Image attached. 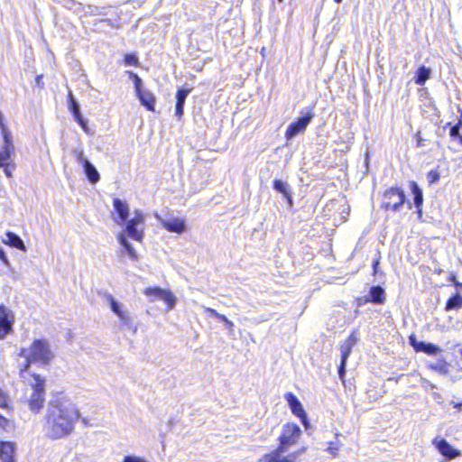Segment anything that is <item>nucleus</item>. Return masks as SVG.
<instances>
[{
	"mask_svg": "<svg viewBox=\"0 0 462 462\" xmlns=\"http://www.w3.org/2000/svg\"><path fill=\"white\" fill-rule=\"evenodd\" d=\"M457 138H458L460 143L462 144V135H459Z\"/></svg>",
	"mask_w": 462,
	"mask_h": 462,
	"instance_id": "60",
	"label": "nucleus"
},
{
	"mask_svg": "<svg viewBox=\"0 0 462 462\" xmlns=\"http://www.w3.org/2000/svg\"><path fill=\"white\" fill-rule=\"evenodd\" d=\"M460 308H462V296L458 293V291H457V292L447 300L445 310L449 311Z\"/></svg>",
	"mask_w": 462,
	"mask_h": 462,
	"instance_id": "27",
	"label": "nucleus"
},
{
	"mask_svg": "<svg viewBox=\"0 0 462 462\" xmlns=\"http://www.w3.org/2000/svg\"><path fill=\"white\" fill-rule=\"evenodd\" d=\"M144 229V216L142 211L135 210L134 217L125 225V232L129 237L135 241H142Z\"/></svg>",
	"mask_w": 462,
	"mask_h": 462,
	"instance_id": "7",
	"label": "nucleus"
},
{
	"mask_svg": "<svg viewBox=\"0 0 462 462\" xmlns=\"http://www.w3.org/2000/svg\"><path fill=\"white\" fill-rule=\"evenodd\" d=\"M440 174L437 170H432L427 174V179L430 184L436 183L439 180Z\"/></svg>",
	"mask_w": 462,
	"mask_h": 462,
	"instance_id": "35",
	"label": "nucleus"
},
{
	"mask_svg": "<svg viewBox=\"0 0 462 462\" xmlns=\"http://www.w3.org/2000/svg\"><path fill=\"white\" fill-rule=\"evenodd\" d=\"M409 342H410V345L413 347V349L416 351V352H419V346L418 345L420 344L422 341H418L416 339V337L415 335H411L409 337Z\"/></svg>",
	"mask_w": 462,
	"mask_h": 462,
	"instance_id": "42",
	"label": "nucleus"
},
{
	"mask_svg": "<svg viewBox=\"0 0 462 462\" xmlns=\"http://www.w3.org/2000/svg\"><path fill=\"white\" fill-rule=\"evenodd\" d=\"M22 355L24 357V363L23 365V368H22L20 372H21V376L23 378H25V374H27V369L29 367V356L25 355V350L24 349L22 350Z\"/></svg>",
	"mask_w": 462,
	"mask_h": 462,
	"instance_id": "37",
	"label": "nucleus"
},
{
	"mask_svg": "<svg viewBox=\"0 0 462 462\" xmlns=\"http://www.w3.org/2000/svg\"><path fill=\"white\" fill-rule=\"evenodd\" d=\"M137 97L141 104L145 106L147 110L154 111L156 98L151 91L144 89L137 94Z\"/></svg>",
	"mask_w": 462,
	"mask_h": 462,
	"instance_id": "21",
	"label": "nucleus"
},
{
	"mask_svg": "<svg viewBox=\"0 0 462 462\" xmlns=\"http://www.w3.org/2000/svg\"><path fill=\"white\" fill-rule=\"evenodd\" d=\"M1 168H4V171L7 177H11V171L9 169V163L6 164V166H1Z\"/></svg>",
	"mask_w": 462,
	"mask_h": 462,
	"instance_id": "51",
	"label": "nucleus"
},
{
	"mask_svg": "<svg viewBox=\"0 0 462 462\" xmlns=\"http://www.w3.org/2000/svg\"><path fill=\"white\" fill-rule=\"evenodd\" d=\"M104 298L109 305L110 310L119 318L120 328L122 330H132L135 333L137 327L135 326L134 319L130 313L123 310V304L117 301L110 293L105 292Z\"/></svg>",
	"mask_w": 462,
	"mask_h": 462,
	"instance_id": "3",
	"label": "nucleus"
},
{
	"mask_svg": "<svg viewBox=\"0 0 462 462\" xmlns=\"http://www.w3.org/2000/svg\"><path fill=\"white\" fill-rule=\"evenodd\" d=\"M338 376L341 380H344V377L346 373V362H343L340 360V365L337 369Z\"/></svg>",
	"mask_w": 462,
	"mask_h": 462,
	"instance_id": "41",
	"label": "nucleus"
},
{
	"mask_svg": "<svg viewBox=\"0 0 462 462\" xmlns=\"http://www.w3.org/2000/svg\"><path fill=\"white\" fill-rule=\"evenodd\" d=\"M339 450V445L336 442H329L327 451L333 456H337Z\"/></svg>",
	"mask_w": 462,
	"mask_h": 462,
	"instance_id": "40",
	"label": "nucleus"
},
{
	"mask_svg": "<svg viewBox=\"0 0 462 462\" xmlns=\"http://www.w3.org/2000/svg\"><path fill=\"white\" fill-rule=\"evenodd\" d=\"M282 454L283 452H278V449H275L272 453L264 455L261 460L264 462H283Z\"/></svg>",
	"mask_w": 462,
	"mask_h": 462,
	"instance_id": "28",
	"label": "nucleus"
},
{
	"mask_svg": "<svg viewBox=\"0 0 462 462\" xmlns=\"http://www.w3.org/2000/svg\"><path fill=\"white\" fill-rule=\"evenodd\" d=\"M337 4H341L343 0H334Z\"/></svg>",
	"mask_w": 462,
	"mask_h": 462,
	"instance_id": "61",
	"label": "nucleus"
},
{
	"mask_svg": "<svg viewBox=\"0 0 462 462\" xmlns=\"http://www.w3.org/2000/svg\"><path fill=\"white\" fill-rule=\"evenodd\" d=\"M127 73L129 74V77L134 81V85L136 95L139 94L140 92H142L143 90H144L142 88V85H143L142 79L136 73H134L133 71H128Z\"/></svg>",
	"mask_w": 462,
	"mask_h": 462,
	"instance_id": "29",
	"label": "nucleus"
},
{
	"mask_svg": "<svg viewBox=\"0 0 462 462\" xmlns=\"http://www.w3.org/2000/svg\"><path fill=\"white\" fill-rule=\"evenodd\" d=\"M82 167L89 182L95 184L99 180L100 175L96 167L90 162H85V165Z\"/></svg>",
	"mask_w": 462,
	"mask_h": 462,
	"instance_id": "26",
	"label": "nucleus"
},
{
	"mask_svg": "<svg viewBox=\"0 0 462 462\" xmlns=\"http://www.w3.org/2000/svg\"><path fill=\"white\" fill-rule=\"evenodd\" d=\"M117 239H118V242L120 243V245L123 246V247H126L127 245H129L130 243L128 242L127 238L125 237V236L122 233H120L118 236H117Z\"/></svg>",
	"mask_w": 462,
	"mask_h": 462,
	"instance_id": "44",
	"label": "nucleus"
},
{
	"mask_svg": "<svg viewBox=\"0 0 462 462\" xmlns=\"http://www.w3.org/2000/svg\"><path fill=\"white\" fill-rule=\"evenodd\" d=\"M418 346L419 352H422L431 356H437L440 355L442 352V349L439 346L430 342L423 341L420 344H419Z\"/></svg>",
	"mask_w": 462,
	"mask_h": 462,
	"instance_id": "24",
	"label": "nucleus"
},
{
	"mask_svg": "<svg viewBox=\"0 0 462 462\" xmlns=\"http://www.w3.org/2000/svg\"><path fill=\"white\" fill-rule=\"evenodd\" d=\"M4 242L12 247L26 251V247L24 245L23 241L14 233L7 232L5 234V239L4 240Z\"/></svg>",
	"mask_w": 462,
	"mask_h": 462,
	"instance_id": "25",
	"label": "nucleus"
},
{
	"mask_svg": "<svg viewBox=\"0 0 462 462\" xmlns=\"http://www.w3.org/2000/svg\"><path fill=\"white\" fill-rule=\"evenodd\" d=\"M285 399L291 410V412L300 419L301 423L307 428L309 426L307 413L304 411L302 404L299 401L296 395L292 393H287Z\"/></svg>",
	"mask_w": 462,
	"mask_h": 462,
	"instance_id": "10",
	"label": "nucleus"
},
{
	"mask_svg": "<svg viewBox=\"0 0 462 462\" xmlns=\"http://www.w3.org/2000/svg\"><path fill=\"white\" fill-rule=\"evenodd\" d=\"M461 127H462V120H459V122L457 125H453L450 128L449 135L452 138H457L460 135L459 130Z\"/></svg>",
	"mask_w": 462,
	"mask_h": 462,
	"instance_id": "36",
	"label": "nucleus"
},
{
	"mask_svg": "<svg viewBox=\"0 0 462 462\" xmlns=\"http://www.w3.org/2000/svg\"><path fill=\"white\" fill-rule=\"evenodd\" d=\"M305 451H306V448H301L300 449H299L295 452H292V453L289 454L288 456L282 457V460H283V462H295L297 457L301 456Z\"/></svg>",
	"mask_w": 462,
	"mask_h": 462,
	"instance_id": "32",
	"label": "nucleus"
},
{
	"mask_svg": "<svg viewBox=\"0 0 462 462\" xmlns=\"http://www.w3.org/2000/svg\"><path fill=\"white\" fill-rule=\"evenodd\" d=\"M155 217L159 223L169 232L182 234L186 231L185 220L179 217L162 218L159 214L155 213Z\"/></svg>",
	"mask_w": 462,
	"mask_h": 462,
	"instance_id": "9",
	"label": "nucleus"
},
{
	"mask_svg": "<svg viewBox=\"0 0 462 462\" xmlns=\"http://www.w3.org/2000/svg\"><path fill=\"white\" fill-rule=\"evenodd\" d=\"M301 435L300 428L295 423H287L283 426L282 434L279 437L278 452H287L288 449L296 444Z\"/></svg>",
	"mask_w": 462,
	"mask_h": 462,
	"instance_id": "4",
	"label": "nucleus"
},
{
	"mask_svg": "<svg viewBox=\"0 0 462 462\" xmlns=\"http://www.w3.org/2000/svg\"><path fill=\"white\" fill-rule=\"evenodd\" d=\"M124 61L126 66H137L139 64L138 58L134 54H125Z\"/></svg>",
	"mask_w": 462,
	"mask_h": 462,
	"instance_id": "34",
	"label": "nucleus"
},
{
	"mask_svg": "<svg viewBox=\"0 0 462 462\" xmlns=\"http://www.w3.org/2000/svg\"><path fill=\"white\" fill-rule=\"evenodd\" d=\"M408 207H409V208H411V202H408Z\"/></svg>",
	"mask_w": 462,
	"mask_h": 462,
	"instance_id": "62",
	"label": "nucleus"
},
{
	"mask_svg": "<svg viewBox=\"0 0 462 462\" xmlns=\"http://www.w3.org/2000/svg\"><path fill=\"white\" fill-rule=\"evenodd\" d=\"M226 328H227L230 332L233 331L234 323L230 321L227 318L226 320L224 321Z\"/></svg>",
	"mask_w": 462,
	"mask_h": 462,
	"instance_id": "46",
	"label": "nucleus"
},
{
	"mask_svg": "<svg viewBox=\"0 0 462 462\" xmlns=\"http://www.w3.org/2000/svg\"><path fill=\"white\" fill-rule=\"evenodd\" d=\"M14 447L13 443L3 442L0 446V458L3 462H14Z\"/></svg>",
	"mask_w": 462,
	"mask_h": 462,
	"instance_id": "23",
	"label": "nucleus"
},
{
	"mask_svg": "<svg viewBox=\"0 0 462 462\" xmlns=\"http://www.w3.org/2000/svg\"><path fill=\"white\" fill-rule=\"evenodd\" d=\"M113 206L121 222H125L129 216L128 204L125 201L116 198L113 200Z\"/></svg>",
	"mask_w": 462,
	"mask_h": 462,
	"instance_id": "20",
	"label": "nucleus"
},
{
	"mask_svg": "<svg viewBox=\"0 0 462 462\" xmlns=\"http://www.w3.org/2000/svg\"><path fill=\"white\" fill-rule=\"evenodd\" d=\"M410 188L413 195V203L417 208V213L420 218L422 216L423 193L421 189L415 181L410 182Z\"/></svg>",
	"mask_w": 462,
	"mask_h": 462,
	"instance_id": "16",
	"label": "nucleus"
},
{
	"mask_svg": "<svg viewBox=\"0 0 462 462\" xmlns=\"http://www.w3.org/2000/svg\"><path fill=\"white\" fill-rule=\"evenodd\" d=\"M99 23H107L109 25L112 23L110 19H102V20L99 21Z\"/></svg>",
	"mask_w": 462,
	"mask_h": 462,
	"instance_id": "55",
	"label": "nucleus"
},
{
	"mask_svg": "<svg viewBox=\"0 0 462 462\" xmlns=\"http://www.w3.org/2000/svg\"><path fill=\"white\" fill-rule=\"evenodd\" d=\"M79 125L82 127V129L84 130V132L88 133V122L87 120H83V123H79Z\"/></svg>",
	"mask_w": 462,
	"mask_h": 462,
	"instance_id": "50",
	"label": "nucleus"
},
{
	"mask_svg": "<svg viewBox=\"0 0 462 462\" xmlns=\"http://www.w3.org/2000/svg\"><path fill=\"white\" fill-rule=\"evenodd\" d=\"M124 248L125 249L129 256H131L132 258H134L136 256L135 250L134 249L131 244L127 245V246Z\"/></svg>",
	"mask_w": 462,
	"mask_h": 462,
	"instance_id": "45",
	"label": "nucleus"
},
{
	"mask_svg": "<svg viewBox=\"0 0 462 462\" xmlns=\"http://www.w3.org/2000/svg\"><path fill=\"white\" fill-rule=\"evenodd\" d=\"M149 296H155L158 300L164 301L168 306V310H172L177 302L176 296L171 291H144Z\"/></svg>",
	"mask_w": 462,
	"mask_h": 462,
	"instance_id": "15",
	"label": "nucleus"
},
{
	"mask_svg": "<svg viewBox=\"0 0 462 462\" xmlns=\"http://www.w3.org/2000/svg\"><path fill=\"white\" fill-rule=\"evenodd\" d=\"M55 356L51 345L46 339H35L31 344V364L36 363L47 366Z\"/></svg>",
	"mask_w": 462,
	"mask_h": 462,
	"instance_id": "2",
	"label": "nucleus"
},
{
	"mask_svg": "<svg viewBox=\"0 0 462 462\" xmlns=\"http://www.w3.org/2000/svg\"><path fill=\"white\" fill-rule=\"evenodd\" d=\"M14 317L4 305H0V339L4 338L12 329Z\"/></svg>",
	"mask_w": 462,
	"mask_h": 462,
	"instance_id": "13",
	"label": "nucleus"
},
{
	"mask_svg": "<svg viewBox=\"0 0 462 462\" xmlns=\"http://www.w3.org/2000/svg\"><path fill=\"white\" fill-rule=\"evenodd\" d=\"M77 162L80 163L82 166L85 165V162H89L84 155V152L82 150L80 151H75L74 152Z\"/></svg>",
	"mask_w": 462,
	"mask_h": 462,
	"instance_id": "39",
	"label": "nucleus"
},
{
	"mask_svg": "<svg viewBox=\"0 0 462 462\" xmlns=\"http://www.w3.org/2000/svg\"><path fill=\"white\" fill-rule=\"evenodd\" d=\"M33 378V383L31 387L33 392L31 395V411L38 412L44 405L45 402V378L38 374H31Z\"/></svg>",
	"mask_w": 462,
	"mask_h": 462,
	"instance_id": "5",
	"label": "nucleus"
},
{
	"mask_svg": "<svg viewBox=\"0 0 462 462\" xmlns=\"http://www.w3.org/2000/svg\"><path fill=\"white\" fill-rule=\"evenodd\" d=\"M370 289L377 290V289H383V288L380 285H375V286L370 287Z\"/></svg>",
	"mask_w": 462,
	"mask_h": 462,
	"instance_id": "57",
	"label": "nucleus"
},
{
	"mask_svg": "<svg viewBox=\"0 0 462 462\" xmlns=\"http://www.w3.org/2000/svg\"><path fill=\"white\" fill-rule=\"evenodd\" d=\"M427 365L430 370L435 371L442 375H447L449 373L450 365L441 355L436 362H430Z\"/></svg>",
	"mask_w": 462,
	"mask_h": 462,
	"instance_id": "19",
	"label": "nucleus"
},
{
	"mask_svg": "<svg viewBox=\"0 0 462 462\" xmlns=\"http://www.w3.org/2000/svg\"><path fill=\"white\" fill-rule=\"evenodd\" d=\"M406 201L404 191L398 187H392L385 190L382 208L385 210L397 212Z\"/></svg>",
	"mask_w": 462,
	"mask_h": 462,
	"instance_id": "6",
	"label": "nucleus"
},
{
	"mask_svg": "<svg viewBox=\"0 0 462 462\" xmlns=\"http://www.w3.org/2000/svg\"><path fill=\"white\" fill-rule=\"evenodd\" d=\"M417 145L418 146H422V140L421 139H418Z\"/></svg>",
	"mask_w": 462,
	"mask_h": 462,
	"instance_id": "58",
	"label": "nucleus"
},
{
	"mask_svg": "<svg viewBox=\"0 0 462 462\" xmlns=\"http://www.w3.org/2000/svg\"><path fill=\"white\" fill-rule=\"evenodd\" d=\"M313 117L314 114L311 111H309L302 116L299 117L296 121L289 125L285 132L286 139L291 140L296 135L304 133Z\"/></svg>",
	"mask_w": 462,
	"mask_h": 462,
	"instance_id": "8",
	"label": "nucleus"
},
{
	"mask_svg": "<svg viewBox=\"0 0 462 462\" xmlns=\"http://www.w3.org/2000/svg\"><path fill=\"white\" fill-rule=\"evenodd\" d=\"M386 300L385 291H367V293L362 297H357L356 301L358 307L368 302L374 304H383Z\"/></svg>",
	"mask_w": 462,
	"mask_h": 462,
	"instance_id": "12",
	"label": "nucleus"
},
{
	"mask_svg": "<svg viewBox=\"0 0 462 462\" xmlns=\"http://www.w3.org/2000/svg\"><path fill=\"white\" fill-rule=\"evenodd\" d=\"M79 411L75 404L65 397H59L50 403L48 409V434L52 439H60L69 435Z\"/></svg>",
	"mask_w": 462,
	"mask_h": 462,
	"instance_id": "1",
	"label": "nucleus"
},
{
	"mask_svg": "<svg viewBox=\"0 0 462 462\" xmlns=\"http://www.w3.org/2000/svg\"><path fill=\"white\" fill-rule=\"evenodd\" d=\"M431 74L432 71L430 68L421 65L417 69L413 80L416 85L423 86L426 81L430 79Z\"/></svg>",
	"mask_w": 462,
	"mask_h": 462,
	"instance_id": "22",
	"label": "nucleus"
},
{
	"mask_svg": "<svg viewBox=\"0 0 462 462\" xmlns=\"http://www.w3.org/2000/svg\"><path fill=\"white\" fill-rule=\"evenodd\" d=\"M7 420L5 417L0 415V426L6 424Z\"/></svg>",
	"mask_w": 462,
	"mask_h": 462,
	"instance_id": "54",
	"label": "nucleus"
},
{
	"mask_svg": "<svg viewBox=\"0 0 462 462\" xmlns=\"http://www.w3.org/2000/svg\"><path fill=\"white\" fill-rule=\"evenodd\" d=\"M123 462H145V460L135 456H125Z\"/></svg>",
	"mask_w": 462,
	"mask_h": 462,
	"instance_id": "43",
	"label": "nucleus"
},
{
	"mask_svg": "<svg viewBox=\"0 0 462 462\" xmlns=\"http://www.w3.org/2000/svg\"><path fill=\"white\" fill-rule=\"evenodd\" d=\"M432 443L447 460L461 456V451L452 447L445 439L436 438Z\"/></svg>",
	"mask_w": 462,
	"mask_h": 462,
	"instance_id": "11",
	"label": "nucleus"
},
{
	"mask_svg": "<svg viewBox=\"0 0 462 462\" xmlns=\"http://www.w3.org/2000/svg\"><path fill=\"white\" fill-rule=\"evenodd\" d=\"M42 78H43L42 75L36 77V86L41 88H43V86H44V83L42 81Z\"/></svg>",
	"mask_w": 462,
	"mask_h": 462,
	"instance_id": "48",
	"label": "nucleus"
},
{
	"mask_svg": "<svg viewBox=\"0 0 462 462\" xmlns=\"http://www.w3.org/2000/svg\"><path fill=\"white\" fill-rule=\"evenodd\" d=\"M189 94V89L180 88L176 94V106H175V115L179 118H180L184 112V105L188 95Z\"/></svg>",
	"mask_w": 462,
	"mask_h": 462,
	"instance_id": "17",
	"label": "nucleus"
},
{
	"mask_svg": "<svg viewBox=\"0 0 462 462\" xmlns=\"http://www.w3.org/2000/svg\"><path fill=\"white\" fill-rule=\"evenodd\" d=\"M278 2H279V3H282V2H283V0H278Z\"/></svg>",
	"mask_w": 462,
	"mask_h": 462,
	"instance_id": "63",
	"label": "nucleus"
},
{
	"mask_svg": "<svg viewBox=\"0 0 462 462\" xmlns=\"http://www.w3.org/2000/svg\"><path fill=\"white\" fill-rule=\"evenodd\" d=\"M207 312L211 316L218 319L220 321L224 322L226 320V317L223 314L218 313L216 310L208 308Z\"/></svg>",
	"mask_w": 462,
	"mask_h": 462,
	"instance_id": "38",
	"label": "nucleus"
},
{
	"mask_svg": "<svg viewBox=\"0 0 462 462\" xmlns=\"http://www.w3.org/2000/svg\"><path fill=\"white\" fill-rule=\"evenodd\" d=\"M0 259L3 260L5 263H7L5 253L3 249H0Z\"/></svg>",
	"mask_w": 462,
	"mask_h": 462,
	"instance_id": "52",
	"label": "nucleus"
},
{
	"mask_svg": "<svg viewBox=\"0 0 462 462\" xmlns=\"http://www.w3.org/2000/svg\"><path fill=\"white\" fill-rule=\"evenodd\" d=\"M379 265H380V261L379 259H376L373 262V270H374V273H378V270H379Z\"/></svg>",
	"mask_w": 462,
	"mask_h": 462,
	"instance_id": "49",
	"label": "nucleus"
},
{
	"mask_svg": "<svg viewBox=\"0 0 462 462\" xmlns=\"http://www.w3.org/2000/svg\"><path fill=\"white\" fill-rule=\"evenodd\" d=\"M69 109L72 114L79 113L80 111V106L79 102L75 99L71 91L69 92Z\"/></svg>",
	"mask_w": 462,
	"mask_h": 462,
	"instance_id": "31",
	"label": "nucleus"
},
{
	"mask_svg": "<svg viewBox=\"0 0 462 462\" xmlns=\"http://www.w3.org/2000/svg\"><path fill=\"white\" fill-rule=\"evenodd\" d=\"M5 398L0 395V406H3L5 404Z\"/></svg>",
	"mask_w": 462,
	"mask_h": 462,
	"instance_id": "56",
	"label": "nucleus"
},
{
	"mask_svg": "<svg viewBox=\"0 0 462 462\" xmlns=\"http://www.w3.org/2000/svg\"><path fill=\"white\" fill-rule=\"evenodd\" d=\"M147 289H154V290H157V289H161V288H160V287L155 286V287H148Z\"/></svg>",
	"mask_w": 462,
	"mask_h": 462,
	"instance_id": "59",
	"label": "nucleus"
},
{
	"mask_svg": "<svg viewBox=\"0 0 462 462\" xmlns=\"http://www.w3.org/2000/svg\"><path fill=\"white\" fill-rule=\"evenodd\" d=\"M60 3L67 9H72L74 5L78 6L77 11L84 10V6L80 3L74 0H60Z\"/></svg>",
	"mask_w": 462,
	"mask_h": 462,
	"instance_id": "33",
	"label": "nucleus"
},
{
	"mask_svg": "<svg viewBox=\"0 0 462 462\" xmlns=\"http://www.w3.org/2000/svg\"><path fill=\"white\" fill-rule=\"evenodd\" d=\"M273 189L283 195V197L286 199L287 202L290 206H292L293 200H292V195L291 191L290 189V186L287 182L282 181V180H274L273 181Z\"/></svg>",
	"mask_w": 462,
	"mask_h": 462,
	"instance_id": "18",
	"label": "nucleus"
},
{
	"mask_svg": "<svg viewBox=\"0 0 462 462\" xmlns=\"http://www.w3.org/2000/svg\"><path fill=\"white\" fill-rule=\"evenodd\" d=\"M453 407L458 411H461L462 410V403L460 402H454L453 403Z\"/></svg>",
	"mask_w": 462,
	"mask_h": 462,
	"instance_id": "53",
	"label": "nucleus"
},
{
	"mask_svg": "<svg viewBox=\"0 0 462 462\" xmlns=\"http://www.w3.org/2000/svg\"><path fill=\"white\" fill-rule=\"evenodd\" d=\"M73 116H74V119L77 121V123H83V116L80 113V111L79 113H73Z\"/></svg>",
	"mask_w": 462,
	"mask_h": 462,
	"instance_id": "47",
	"label": "nucleus"
},
{
	"mask_svg": "<svg viewBox=\"0 0 462 462\" xmlns=\"http://www.w3.org/2000/svg\"><path fill=\"white\" fill-rule=\"evenodd\" d=\"M358 341L357 332L353 331L350 336L340 345V360L343 362H347V358L349 357L353 347L356 345Z\"/></svg>",
	"mask_w": 462,
	"mask_h": 462,
	"instance_id": "14",
	"label": "nucleus"
},
{
	"mask_svg": "<svg viewBox=\"0 0 462 462\" xmlns=\"http://www.w3.org/2000/svg\"><path fill=\"white\" fill-rule=\"evenodd\" d=\"M106 7H99L97 5H88V11H86V15H106Z\"/></svg>",
	"mask_w": 462,
	"mask_h": 462,
	"instance_id": "30",
	"label": "nucleus"
}]
</instances>
